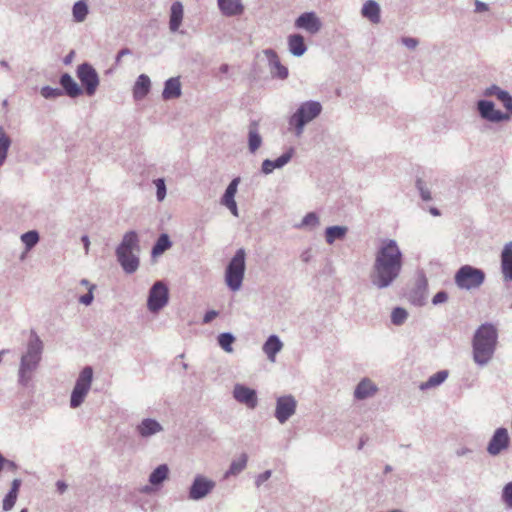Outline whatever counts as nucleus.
<instances>
[{
	"label": "nucleus",
	"instance_id": "obj_1",
	"mask_svg": "<svg viewBox=\"0 0 512 512\" xmlns=\"http://www.w3.org/2000/svg\"><path fill=\"white\" fill-rule=\"evenodd\" d=\"M403 269V253L394 239H383L376 250L370 273L371 284L379 290L391 287Z\"/></svg>",
	"mask_w": 512,
	"mask_h": 512
},
{
	"label": "nucleus",
	"instance_id": "obj_60",
	"mask_svg": "<svg viewBox=\"0 0 512 512\" xmlns=\"http://www.w3.org/2000/svg\"><path fill=\"white\" fill-rule=\"evenodd\" d=\"M81 242L83 243L85 254L89 253V247H90V240L87 235H83L81 237Z\"/></svg>",
	"mask_w": 512,
	"mask_h": 512
},
{
	"label": "nucleus",
	"instance_id": "obj_53",
	"mask_svg": "<svg viewBox=\"0 0 512 512\" xmlns=\"http://www.w3.org/2000/svg\"><path fill=\"white\" fill-rule=\"evenodd\" d=\"M401 42L408 49H415L418 46V44H419L418 39L413 38V37H403L401 39Z\"/></svg>",
	"mask_w": 512,
	"mask_h": 512
},
{
	"label": "nucleus",
	"instance_id": "obj_20",
	"mask_svg": "<svg viewBox=\"0 0 512 512\" xmlns=\"http://www.w3.org/2000/svg\"><path fill=\"white\" fill-rule=\"evenodd\" d=\"M428 282L425 276L417 279L415 288L410 294V300L414 305L423 306L427 300Z\"/></svg>",
	"mask_w": 512,
	"mask_h": 512
},
{
	"label": "nucleus",
	"instance_id": "obj_40",
	"mask_svg": "<svg viewBox=\"0 0 512 512\" xmlns=\"http://www.w3.org/2000/svg\"><path fill=\"white\" fill-rule=\"evenodd\" d=\"M320 224L319 216L315 212H309L307 213L302 221L296 225V228L302 229V228H316Z\"/></svg>",
	"mask_w": 512,
	"mask_h": 512
},
{
	"label": "nucleus",
	"instance_id": "obj_62",
	"mask_svg": "<svg viewBox=\"0 0 512 512\" xmlns=\"http://www.w3.org/2000/svg\"><path fill=\"white\" fill-rule=\"evenodd\" d=\"M4 468H7L11 471H15L18 469V465L14 461L6 459Z\"/></svg>",
	"mask_w": 512,
	"mask_h": 512
},
{
	"label": "nucleus",
	"instance_id": "obj_10",
	"mask_svg": "<svg viewBox=\"0 0 512 512\" xmlns=\"http://www.w3.org/2000/svg\"><path fill=\"white\" fill-rule=\"evenodd\" d=\"M216 487V482L202 474H197L188 489V498L200 501L206 498Z\"/></svg>",
	"mask_w": 512,
	"mask_h": 512
},
{
	"label": "nucleus",
	"instance_id": "obj_18",
	"mask_svg": "<svg viewBox=\"0 0 512 512\" xmlns=\"http://www.w3.org/2000/svg\"><path fill=\"white\" fill-rule=\"evenodd\" d=\"M500 268L505 282L512 281V241L507 242L500 254Z\"/></svg>",
	"mask_w": 512,
	"mask_h": 512
},
{
	"label": "nucleus",
	"instance_id": "obj_31",
	"mask_svg": "<svg viewBox=\"0 0 512 512\" xmlns=\"http://www.w3.org/2000/svg\"><path fill=\"white\" fill-rule=\"evenodd\" d=\"M183 5L179 1H175L172 3L170 7V20H169V29L172 32H177L183 20Z\"/></svg>",
	"mask_w": 512,
	"mask_h": 512
},
{
	"label": "nucleus",
	"instance_id": "obj_45",
	"mask_svg": "<svg viewBox=\"0 0 512 512\" xmlns=\"http://www.w3.org/2000/svg\"><path fill=\"white\" fill-rule=\"evenodd\" d=\"M40 94L43 98L48 100H53L61 97L63 95V91L61 88L51 87V86H43L40 89Z\"/></svg>",
	"mask_w": 512,
	"mask_h": 512
},
{
	"label": "nucleus",
	"instance_id": "obj_23",
	"mask_svg": "<svg viewBox=\"0 0 512 512\" xmlns=\"http://www.w3.org/2000/svg\"><path fill=\"white\" fill-rule=\"evenodd\" d=\"M218 8L223 16H239L244 12L241 0H217Z\"/></svg>",
	"mask_w": 512,
	"mask_h": 512
},
{
	"label": "nucleus",
	"instance_id": "obj_55",
	"mask_svg": "<svg viewBox=\"0 0 512 512\" xmlns=\"http://www.w3.org/2000/svg\"><path fill=\"white\" fill-rule=\"evenodd\" d=\"M234 202H236L235 201V196L233 194L224 192L223 196L221 197L220 203L223 206L227 207L228 205H230V204H232Z\"/></svg>",
	"mask_w": 512,
	"mask_h": 512
},
{
	"label": "nucleus",
	"instance_id": "obj_13",
	"mask_svg": "<svg viewBox=\"0 0 512 512\" xmlns=\"http://www.w3.org/2000/svg\"><path fill=\"white\" fill-rule=\"evenodd\" d=\"M477 110L480 117L489 122L498 123L510 119L507 113L496 110L494 103L490 100H479L477 102Z\"/></svg>",
	"mask_w": 512,
	"mask_h": 512
},
{
	"label": "nucleus",
	"instance_id": "obj_5",
	"mask_svg": "<svg viewBox=\"0 0 512 512\" xmlns=\"http://www.w3.org/2000/svg\"><path fill=\"white\" fill-rule=\"evenodd\" d=\"M322 110L323 107L319 101L309 100L302 102L288 118L289 130L296 137H300L304 132L305 126L318 118Z\"/></svg>",
	"mask_w": 512,
	"mask_h": 512
},
{
	"label": "nucleus",
	"instance_id": "obj_6",
	"mask_svg": "<svg viewBox=\"0 0 512 512\" xmlns=\"http://www.w3.org/2000/svg\"><path fill=\"white\" fill-rule=\"evenodd\" d=\"M246 252L244 248L236 250L233 257L230 259L225 270V283L228 288L236 292L243 283L245 269H246Z\"/></svg>",
	"mask_w": 512,
	"mask_h": 512
},
{
	"label": "nucleus",
	"instance_id": "obj_2",
	"mask_svg": "<svg viewBox=\"0 0 512 512\" xmlns=\"http://www.w3.org/2000/svg\"><path fill=\"white\" fill-rule=\"evenodd\" d=\"M498 342V331L492 323H483L475 331L472 339L474 362L486 366L493 358Z\"/></svg>",
	"mask_w": 512,
	"mask_h": 512
},
{
	"label": "nucleus",
	"instance_id": "obj_38",
	"mask_svg": "<svg viewBox=\"0 0 512 512\" xmlns=\"http://www.w3.org/2000/svg\"><path fill=\"white\" fill-rule=\"evenodd\" d=\"M172 246V242L168 236V234H161L156 240L155 244L152 247V256H158L164 253Z\"/></svg>",
	"mask_w": 512,
	"mask_h": 512
},
{
	"label": "nucleus",
	"instance_id": "obj_35",
	"mask_svg": "<svg viewBox=\"0 0 512 512\" xmlns=\"http://www.w3.org/2000/svg\"><path fill=\"white\" fill-rule=\"evenodd\" d=\"M248 461V457L246 454H241L239 458L234 459L228 470L224 473V478L228 479L231 476H237L240 474L246 467Z\"/></svg>",
	"mask_w": 512,
	"mask_h": 512
},
{
	"label": "nucleus",
	"instance_id": "obj_58",
	"mask_svg": "<svg viewBox=\"0 0 512 512\" xmlns=\"http://www.w3.org/2000/svg\"><path fill=\"white\" fill-rule=\"evenodd\" d=\"M488 10V5L482 1H475V12L480 13Z\"/></svg>",
	"mask_w": 512,
	"mask_h": 512
},
{
	"label": "nucleus",
	"instance_id": "obj_41",
	"mask_svg": "<svg viewBox=\"0 0 512 512\" xmlns=\"http://www.w3.org/2000/svg\"><path fill=\"white\" fill-rule=\"evenodd\" d=\"M416 189L423 201L428 202L433 199L430 187L423 178H417L415 182Z\"/></svg>",
	"mask_w": 512,
	"mask_h": 512
},
{
	"label": "nucleus",
	"instance_id": "obj_47",
	"mask_svg": "<svg viewBox=\"0 0 512 512\" xmlns=\"http://www.w3.org/2000/svg\"><path fill=\"white\" fill-rule=\"evenodd\" d=\"M506 92V90H503L501 89L499 86L493 84L489 87H487L484 91H483V95L485 97H492V96H495L498 100L499 98L501 97L502 94H504Z\"/></svg>",
	"mask_w": 512,
	"mask_h": 512
},
{
	"label": "nucleus",
	"instance_id": "obj_12",
	"mask_svg": "<svg viewBox=\"0 0 512 512\" xmlns=\"http://www.w3.org/2000/svg\"><path fill=\"white\" fill-rule=\"evenodd\" d=\"M297 401L292 395L280 396L276 399L274 416L280 424H285L295 413Z\"/></svg>",
	"mask_w": 512,
	"mask_h": 512
},
{
	"label": "nucleus",
	"instance_id": "obj_63",
	"mask_svg": "<svg viewBox=\"0 0 512 512\" xmlns=\"http://www.w3.org/2000/svg\"><path fill=\"white\" fill-rule=\"evenodd\" d=\"M226 208L229 209V211L231 212L232 215H234L236 217L239 216L238 207H237V203L236 202L228 205Z\"/></svg>",
	"mask_w": 512,
	"mask_h": 512
},
{
	"label": "nucleus",
	"instance_id": "obj_34",
	"mask_svg": "<svg viewBox=\"0 0 512 512\" xmlns=\"http://www.w3.org/2000/svg\"><path fill=\"white\" fill-rule=\"evenodd\" d=\"M448 371L447 370H440L430 376L427 381L422 382L419 385V389L421 391H426L432 388H435L439 385H441L447 378H448Z\"/></svg>",
	"mask_w": 512,
	"mask_h": 512
},
{
	"label": "nucleus",
	"instance_id": "obj_15",
	"mask_svg": "<svg viewBox=\"0 0 512 512\" xmlns=\"http://www.w3.org/2000/svg\"><path fill=\"white\" fill-rule=\"evenodd\" d=\"M509 440L510 439L506 428L500 427L496 429L488 443L487 452L492 456L500 454L501 451L509 446Z\"/></svg>",
	"mask_w": 512,
	"mask_h": 512
},
{
	"label": "nucleus",
	"instance_id": "obj_54",
	"mask_svg": "<svg viewBox=\"0 0 512 512\" xmlns=\"http://www.w3.org/2000/svg\"><path fill=\"white\" fill-rule=\"evenodd\" d=\"M240 183V177H235L232 179V181L228 184L225 192L233 194L234 196L237 193L238 185Z\"/></svg>",
	"mask_w": 512,
	"mask_h": 512
},
{
	"label": "nucleus",
	"instance_id": "obj_44",
	"mask_svg": "<svg viewBox=\"0 0 512 512\" xmlns=\"http://www.w3.org/2000/svg\"><path fill=\"white\" fill-rule=\"evenodd\" d=\"M408 317L407 311L402 307H396L392 310L391 313V322L396 325H402Z\"/></svg>",
	"mask_w": 512,
	"mask_h": 512
},
{
	"label": "nucleus",
	"instance_id": "obj_14",
	"mask_svg": "<svg viewBox=\"0 0 512 512\" xmlns=\"http://www.w3.org/2000/svg\"><path fill=\"white\" fill-rule=\"evenodd\" d=\"M232 393L237 402L246 405L249 409H255L257 407L258 397L255 389L238 383L234 385Z\"/></svg>",
	"mask_w": 512,
	"mask_h": 512
},
{
	"label": "nucleus",
	"instance_id": "obj_22",
	"mask_svg": "<svg viewBox=\"0 0 512 512\" xmlns=\"http://www.w3.org/2000/svg\"><path fill=\"white\" fill-rule=\"evenodd\" d=\"M59 83L62 87L63 94H66L70 98H76L83 93L81 86L69 73H63L60 76Z\"/></svg>",
	"mask_w": 512,
	"mask_h": 512
},
{
	"label": "nucleus",
	"instance_id": "obj_51",
	"mask_svg": "<svg viewBox=\"0 0 512 512\" xmlns=\"http://www.w3.org/2000/svg\"><path fill=\"white\" fill-rule=\"evenodd\" d=\"M499 101H501L503 106L512 113V96L508 91L501 95Z\"/></svg>",
	"mask_w": 512,
	"mask_h": 512
},
{
	"label": "nucleus",
	"instance_id": "obj_19",
	"mask_svg": "<svg viewBox=\"0 0 512 512\" xmlns=\"http://www.w3.org/2000/svg\"><path fill=\"white\" fill-rule=\"evenodd\" d=\"M293 154L294 149L289 148L275 160L265 159L261 165V172L265 175H269L274 171V169H281L291 161Z\"/></svg>",
	"mask_w": 512,
	"mask_h": 512
},
{
	"label": "nucleus",
	"instance_id": "obj_8",
	"mask_svg": "<svg viewBox=\"0 0 512 512\" xmlns=\"http://www.w3.org/2000/svg\"><path fill=\"white\" fill-rule=\"evenodd\" d=\"M93 369L90 366L84 367L76 379L75 386L71 393L70 407L78 408L84 402L92 384Z\"/></svg>",
	"mask_w": 512,
	"mask_h": 512
},
{
	"label": "nucleus",
	"instance_id": "obj_50",
	"mask_svg": "<svg viewBox=\"0 0 512 512\" xmlns=\"http://www.w3.org/2000/svg\"><path fill=\"white\" fill-rule=\"evenodd\" d=\"M448 300V294L446 291L442 290L437 292L432 298L433 305H439L445 303Z\"/></svg>",
	"mask_w": 512,
	"mask_h": 512
},
{
	"label": "nucleus",
	"instance_id": "obj_42",
	"mask_svg": "<svg viewBox=\"0 0 512 512\" xmlns=\"http://www.w3.org/2000/svg\"><path fill=\"white\" fill-rule=\"evenodd\" d=\"M235 341V337L230 332H223L218 336V344L219 346L228 353L233 351L232 344Z\"/></svg>",
	"mask_w": 512,
	"mask_h": 512
},
{
	"label": "nucleus",
	"instance_id": "obj_17",
	"mask_svg": "<svg viewBox=\"0 0 512 512\" xmlns=\"http://www.w3.org/2000/svg\"><path fill=\"white\" fill-rule=\"evenodd\" d=\"M263 54L268 61L271 75L281 80L286 79L289 74L288 68L281 64L277 53L273 49H265Z\"/></svg>",
	"mask_w": 512,
	"mask_h": 512
},
{
	"label": "nucleus",
	"instance_id": "obj_25",
	"mask_svg": "<svg viewBox=\"0 0 512 512\" xmlns=\"http://www.w3.org/2000/svg\"><path fill=\"white\" fill-rule=\"evenodd\" d=\"M182 95V85L179 77H171L164 82L162 98L165 101L177 99Z\"/></svg>",
	"mask_w": 512,
	"mask_h": 512
},
{
	"label": "nucleus",
	"instance_id": "obj_7",
	"mask_svg": "<svg viewBox=\"0 0 512 512\" xmlns=\"http://www.w3.org/2000/svg\"><path fill=\"white\" fill-rule=\"evenodd\" d=\"M485 273L482 269L471 265L461 266L455 273L454 282L461 290L471 291L482 286Z\"/></svg>",
	"mask_w": 512,
	"mask_h": 512
},
{
	"label": "nucleus",
	"instance_id": "obj_39",
	"mask_svg": "<svg viewBox=\"0 0 512 512\" xmlns=\"http://www.w3.org/2000/svg\"><path fill=\"white\" fill-rule=\"evenodd\" d=\"M11 146V139L5 133L4 129L0 127V167L4 164L8 150Z\"/></svg>",
	"mask_w": 512,
	"mask_h": 512
},
{
	"label": "nucleus",
	"instance_id": "obj_16",
	"mask_svg": "<svg viewBox=\"0 0 512 512\" xmlns=\"http://www.w3.org/2000/svg\"><path fill=\"white\" fill-rule=\"evenodd\" d=\"M295 27L313 35L321 30L322 23L315 12H304L295 20Z\"/></svg>",
	"mask_w": 512,
	"mask_h": 512
},
{
	"label": "nucleus",
	"instance_id": "obj_52",
	"mask_svg": "<svg viewBox=\"0 0 512 512\" xmlns=\"http://www.w3.org/2000/svg\"><path fill=\"white\" fill-rule=\"evenodd\" d=\"M272 475L271 470H266L263 473L259 474L255 479L256 487H260L264 482H266Z\"/></svg>",
	"mask_w": 512,
	"mask_h": 512
},
{
	"label": "nucleus",
	"instance_id": "obj_48",
	"mask_svg": "<svg viewBox=\"0 0 512 512\" xmlns=\"http://www.w3.org/2000/svg\"><path fill=\"white\" fill-rule=\"evenodd\" d=\"M502 498L507 506L512 508V482H509L503 488Z\"/></svg>",
	"mask_w": 512,
	"mask_h": 512
},
{
	"label": "nucleus",
	"instance_id": "obj_4",
	"mask_svg": "<svg viewBox=\"0 0 512 512\" xmlns=\"http://www.w3.org/2000/svg\"><path fill=\"white\" fill-rule=\"evenodd\" d=\"M139 242L138 234L131 230L123 235L121 242L116 247L115 255L117 261L126 274H133L139 268Z\"/></svg>",
	"mask_w": 512,
	"mask_h": 512
},
{
	"label": "nucleus",
	"instance_id": "obj_21",
	"mask_svg": "<svg viewBox=\"0 0 512 512\" xmlns=\"http://www.w3.org/2000/svg\"><path fill=\"white\" fill-rule=\"evenodd\" d=\"M136 431L142 438H149L163 431V427L157 420L145 418L136 426Z\"/></svg>",
	"mask_w": 512,
	"mask_h": 512
},
{
	"label": "nucleus",
	"instance_id": "obj_27",
	"mask_svg": "<svg viewBox=\"0 0 512 512\" xmlns=\"http://www.w3.org/2000/svg\"><path fill=\"white\" fill-rule=\"evenodd\" d=\"M362 17L368 19L373 24H378L381 21L380 5L375 0H367L361 9Z\"/></svg>",
	"mask_w": 512,
	"mask_h": 512
},
{
	"label": "nucleus",
	"instance_id": "obj_26",
	"mask_svg": "<svg viewBox=\"0 0 512 512\" xmlns=\"http://www.w3.org/2000/svg\"><path fill=\"white\" fill-rule=\"evenodd\" d=\"M151 90V80L148 75L141 74L137 77L133 86V98L136 101L144 99Z\"/></svg>",
	"mask_w": 512,
	"mask_h": 512
},
{
	"label": "nucleus",
	"instance_id": "obj_43",
	"mask_svg": "<svg viewBox=\"0 0 512 512\" xmlns=\"http://www.w3.org/2000/svg\"><path fill=\"white\" fill-rule=\"evenodd\" d=\"M21 241L24 243L27 250L33 248L39 241V234L35 230L25 232L21 235Z\"/></svg>",
	"mask_w": 512,
	"mask_h": 512
},
{
	"label": "nucleus",
	"instance_id": "obj_33",
	"mask_svg": "<svg viewBox=\"0 0 512 512\" xmlns=\"http://www.w3.org/2000/svg\"><path fill=\"white\" fill-rule=\"evenodd\" d=\"M348 232L347 226L334 225L325 229V241L332 245L337 240H343Z\"/></svg>",
	"mask_w": 512,
	"mask_h": 512
},
{
	"label": "nucleus",
	"instance_id": "obj_24",
	"mask_svg": "<svg viewBox=\"0 0 512 512\" xmlns=\"http://www.w3.org/2000/svg\"><path fill=\"white\" fill-rule=\"evenodd\" d=\"M378 391V387L369 378H363L355 387L354 398L356 400H365L373 397Z\"/></svg>",
	"mask_w": 512,
	"mask_h": 512
},
{
	"label": "nucleus",
	"instance_id": "obj_9",
	"mask_svg": "<svg viewBox=\"0 0 512 512\" xmlns=\"http://www.w3.org/2000/svg\"><path fill=\"white\" fill-rule=\"evenodd\" d=\"M76 76L79 79L87 96H94L100 84V78L96 69L88 62L77 66Z\"/></svg>",
	"mask_w": 512,
	"mask_h": 512
},
{
	"label": "nucleus",
	"instance_id": "obj_29",
	"mask_svg": "<svg viewBox=\"0 0 512 512\" xmlns=\"http://www.w3.org/2000/svg\"><path fill=\"white\" fill-rule=\"evenodd\" d=\"M262 145V137L259 133V124L253 120L248 127V149L254 154Z\"/></svg>",
	"mask_w": 512,
	"mask_h": 512
},
{
	"label": "nucleus",
	"instance_id": "obj_61",
	"mask_svg": "<svg viewBox=\"0 0 512 512\" xmlns=\"http://www.w3.org/2000/svg\"><path fill=\"white\" fill-rule=\"evenodd\" d=\"M74 56H75V52H74L73 50H72V51H70V52H69V53L64 57V59H63V63H64L65 65H69V64H71V63H72V61H73Z\"/></svg>",
	"mask_w": 512,
	"mask_h": 512
},
{
	"label": "nucleus",
	"instance_id": "obj_56",
	"mask_svg": "<svg viewBox=\"0 0 512 512\" xmlns=\"http://www.w3.org/2000/svg\"><path fill=\"white\" fill-rule=\"evenodd\" d=\"M218 316V311L216 310H209L205 313L203 317V323L208 324L210 323L214 318Z\"/></svg>",
	"mask_w": 512,
	"mask_h": 512
},
{
	"label": "nucleus",
	"instance_id": "obj_36",
	"mask_svg": "<svg viewBox=\"0 0 512 512\" xmlns=\"http://www.w3.org/2000/svg\"><path fill=\"white\" fill-rule=\"evenodd\" d=\"M169 475V467L167 464H160L149 475V482L152 485L162 484Z\"/></svg>",
	"mask_w": 512,
	"mask_h": 512
},
{
	"label": "nucleus",
	"instance_id": "obj_46",
	"mask_svg": "<svg viewBox=\"0 0 512 512\" xmlns=\"http://www.w3.org/2000/svg\"><path fill=\"white\" fill-rule=\"evenodd\" d=\"M156 187V198L159 202L163 201L166 197V184L164 178H157L153 181Z\"/></svg>",
	"mask_w": 512,
	"mask_h": 512
},
{
	"label": "nucleus",
	"instance_id": "obj_3",
	"mask_svg": "<svg viewBox=\"0 0 512 512\" xmlns=\"http://www.w3.org/2000/svg\"><path fill=\"white\" fill-rule=\"evenodd\" d=\"M44 345L37 333L32 330L26 344L25 351L21 355L18 370V381L22 386H27L33 373L38 369L43 353Z\"/></svg>",
	"mask_w": 512,
	"mask_h": 512
},
{
	"label": "nucleus",
	"instance_id": "obj_64",
	"mask_svg": "<svg viewBox=\"0 0 512 512\" xmlns=\"http://www.w3.org/2000/svg\"><path fill=\"white\" fill-rule=\"evenodd\" d=\"M471 452H472L471 449H469L467 447H462L456 451V455L459 457H462V456L468 455Z\"/></svg>",
	"mask_w": 512,
	"mask_h": 512
},
{
	"label": "nucleus",
	"instance_id": "obj_32",
	"mask_svg": "<svg viewBox=\"0 0 512 512\" xmlns=\"http://www.w3.org/2000/svg\"><path fill=\"white\" fill-rule=\"evenodd\" d=\"M288 48L293 56L301 57L307 50L304 37L300 34H292L288 36Z\"/></svg>",
	"mask_w": 512,
	"mask_h": 512
},
{
	"label": "nucleus",
	"instance_id": "obj_37",
	"mask_svg": "<svg viewBox=\"0 0 512 512\" xmlns=\"http://www.w3.org/2000/svg\"><path fill=\"white\" fill-rule=\"evenodd\" d=\"M89 13L88 4L85 0H79L72 7L73 20L77 23L83 22Z\"/></svg>",
	"mask_w": 512,
	"mask_h": 512
},
{
	"label": "nucleus",
	"instance_id": "obj_28",
	"mask_svg": "<svg viewBox=\"0 0 512 512\" xmlns=\"http://www.w3.org/2000/svg\"><path fill=\"white\" fill-rule=\"evenodd\" d=\"M283 343L277 335H270L263 344L262 350L267 358L274 362L276 355L281 351Z\"/></svg>",
	"mask_w": 512,
	"mask_h": 512
},
{
	"label": "nucleus",
	"instance_id": "obj_30",
	"mask_svg": "<svg viewBox=\"0 0 512 512\" xmlns=\"http://www.w3.org/2000/svg\"><path fill=\"white\" fill-rule=\"evenodd\" d=\"M21 484H22L21 479L16 478L12 481L9 491L5 495V497L2 501L3 511H5V512L10 511L14 507L17 497H18V493H19Z\"/></svg>",
	"mask_w": 512,
	"mask_h": 512
},
{
	"label": "nucleus",
	"instance_id": "obj_57",
	"mask_svg": "<svg viewBox=\"0 0 512 512\" xmlns=\"http://www.w3.org/2000/svg\"><path fill=\"white\" fill-rule=\"evenodd\" d=\"M132 52L129 48H123L121 49L117 55H116V58H115V63L116 64H119L120 61H121V58H124V56H127V55H130Z\"/></svg>",
	"mask_w": 512,
	"mask_h": 512
},
{
	"label": "nucleus",
	"instance_id": "obj_59",
	"mask_svg": "<svg viewBox=\"0 0 512 512\" xmlns=\"http://www.w3.org/2000/svg\"><path fill=\"white\" fill-rule=\"evenodd\" d=\"M56 488L60 494H63L67 490L68 485L64 481L58 480L56 482Z\"/></svg>",
	"mask_w": 512,
	"mask_h": 512
},
{
	"label": "nucleus",
	"instance_id": "obj_11",
	"mask_svg": "<svg viewBox=\"0 0 512 512\" xmlns=\"http://www.w3.org/2000/svg\"><path fill=\"white\" fill-rule=\"evenodd\" d=\"M169 300L168 287L162 282H155L149 290L147 307L152 313H157L164 306L167 305Z\"/></svg>",
	"mask_w": 512,
	"mask_h": 512
},
{
	"label": "nucleus",
	"instance_id": "obj_49",
	"mask_svg": "<svg viewBox=\"0 0 512 512\" xmlns=\"http://www.w3.org/2000/svg\"><path fill=\"white\" fill-rule=\"evenodd\" d=\"M96 288L95 285H90V288L88 289V292L79 298V302L81 304H84L86 306L90 305L94 299L93 291Z\"/></svg>",
	"mask_w": 512,
	"mask_h": 512
}]
</instances>
